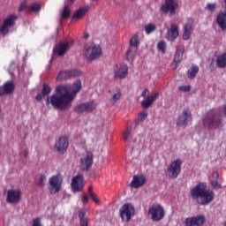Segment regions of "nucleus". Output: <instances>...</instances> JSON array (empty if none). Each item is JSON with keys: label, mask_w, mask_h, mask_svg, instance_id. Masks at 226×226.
I'll list each match as a JSON object with an SVG mask.
<instances>
[{"label": "nucleus", "mask_w": 226, "mask_h": 226, "mask_svg": "<svg viewBox=\"0 0 226 226\" xmlns=\"http://www.w3.org/2000/svg\"><path fill=\"white\" fill-rule=\"evenodd\" d=\"M90 197H91L92 200H94V202L95 204H100V199L98 198L96 193L94 192V194H90Z\"/></svg>", "instance_id": "a18cd8bd"}, {"label": "nucleus", "mask_w": 226, "mask_h": 226, "mask_svg": "<svg viewBox=\"0 0 226 226\" xmlns=\"http://www.w3.org/2000/svg\"><path fill=\"white\" fill-rule=\"evenodd\" d=\"M179 8L177 0H164V3L161 5V11L162 13H170L176 15V11Z\"/></svg>", "instance_id": "9d476101"}, {"label": "nucleus", "mask_w": 226, "mask_h": 226, "mask_svg": "<svg viewBox=\"0 0 226 226\" xmlns=\"http://www.w3.org/2000/svg\"><path fill=\"white\" fill-rule=\"evenodd\" d=\"M95 57H88L87 63H91V61H94Z\"/></svg>", "instance_id": "13d9d810"}, {"label": "nucleus", "mask_w": 226, "mask_h": 226, "mask_svg": "<svg viewBox=\"0 0 226 226\" xmlns=\"http://www.w3.org/2000/svg\"><path fill=\"white\" fill-rule=\"evenodd\" d=\"M157 49L160 52L165 53V50H167V42L161 41L157 44Z\"/></svg>", "instance_id": "c9c22d12"}, {"label": "nucleus", "mask_w": 226, "mask_h": 226, "mask_svg": "<svg viewBox=\"0 0 226 226\" xmlns=\"http://www.w3.org/2000/svg\"><path fill=\"white\" fill-rule=\"evenodd\" d=\"M72 14V11L68 5H65L64 10L61 11V19H68Z\"/></svg>", "instance_id": "7c9ffc66"}, {"label": "nucleus", "mask_w": 226, "mask_h": 226, "mask_svg": "<svg viewBox=\"0 0 226 226\" xmlns=\"http://www.w3.org/2000/svg\"><path fill=\"white\" fill-rule=\"evenodd\" d=\"M15 20H17V15L12 14L4 21V24L0 28V33H2L4 36L8 34L10 32V27H13V26H15Z\"/></svg>", "instance_id": "f3484780"}, {"label": "nucleus", "mask_w": 226, "mask_h": 226, "mask_svg": "<svg viewBox=\"0 0 226 226\" xmlns=\"http://www.w3.org/2000/svg\"><path fill=\"white\" fill-rule=\"evenodd\" d=\"M4 94H11L15 91V84L13 81H7L4 84Z\"/></svg>", "instance_id": "c85d7f7f"}, {"label": "nucleus", "mask_w": 226, "mask_h": 226, "mask_svg": "<svg viewBox=\"0 0 226 226\" xmlns=\"http://www.w3.org/2000/svg\"><path fill=\"white\" fill-rule=\"evenodd\" d=\"M80 75H82V71L78 69L62 71L56 76V79L64 80L66 79H73V77H80Z\"/></svg>", "instance_id": "ddd939ff"}, {"label": "nucleus", "mask_w": 226, "mask_h": 226, "mask_svg": "<svg viewBox=\"0 0 226 226\" xmlns=\"http://www.w3.org/2000/svg\"><path fill=\"white\" fill-rule=\"evenodd\" d=\"M206 223V216L200 215L185 219V226H203Z\"/></svg>", "instance_id": "dca6fc26"}, {"label": "nucleus", "mask_w": 226, "mask_h": 226, "mask_svg": "<svg viewBox=\"0 0 226 226\" xmlns=\"http://www.w3.org/2000/svg\"><path fill=\"white\" fill-rule=\"evenodd\" d=\"M158 96H160V94L158 92L154 93V94L147 96L146 100L141 102V106L143 109H149L156 102Z\"/></svg>", "instance_id": "393cba45"}, {"label": "nucleus", "mask_w": 226, "mask_h": 226, "mask_svg": "<svg viewBox=\"0 0 226 226\" xmlns=\"http://www.w3.org/2000/svg\"><path fill=\"white\" fill-rule=\"evenodd\" d=\"M190 121H192V111H190V109H184L181 115L177 117V126L186 128Z\"/></svg>", "instance_id": "4468645a"}, {"label": "nucleus", "mask_w": 226, "mask_h": 226, "mask_svg": "<svg viewBox=\"0 0 226 226\" xmlns=\"http://www.w3.org/2000/svg\"><path fill=\"white\" fill-rule=\"evenodd\" d=\"M212 177H213L214 180H218V178L220 177V175L218 174V171H213Z\"/></svg>", "instance_id": "3c124183"}, {"label": "nucleus", "mask_w": 226, "mask_h": 226, "mask_svg": "<svg viewBox=\"0 0 226 226\" xmlns=\"http://www.w3.org/2000/svg\"><path fill=\"white\" fill-rule=\"evenodd\" d=\"M212 187L215 190H219V188H222V184L218 183V180H211Z\"/></svg>", "instance_id": "79ce46f5"}, {"label": "nucleus", "mask_w": 226, "mask_h": 226, "mask_svg": "<svg viewBox=\"0 0 226 226\" xmlns=\"http://www.w3.org/2000/svg\"><path fill=\"white\" fill-rule=\"evenodd\" d=\"M207 10H208L210 13L215 12L216 11V4H207Z\"/></svg>", "instance_id": "ea45409f"}, {"label": "nucleus", "mask_w": 226, "mask_h": 226, "mask_svg": "<svg viewBox=\"0 0 226 226\" xmlns=\"http://www.w3.org/2000/svg\"><path fill=\"white\" fill-rule=\"evenodd\" d=\"M82 200L84 204H87L89 202V197L87 196V194L83 195Z\"/></svg>", "instance_id": "603ef678"}, {"label": "nucleus", "mask_w": 226, "mask_h": 226, "mask_svg": "<svg viewBox=\"0 0 226 226\" xmlns=\"http://www.w3.org/2000/svg\"><path fill=\"white\" fill-rule=\"evenodd\" d=\"M224 226H226V222H224Z\"/></svg>", "instance_id": "338daca9"}, {"label": "nucleus", "mask_w": 226, "mask_h": 226, "mask_svg": "<svg viewBox=\"0 0 226 226\" xmlns=\"http://www.w3.org/2000/svg\"><path fill=\"white\" fill-rule=\"evenodd\" d=\"M72 47L73 40L64 41L54 48L53 54L54 56H64L65 52H68Z\"/></svg>", "instance_id": "1a4fd4ad"}, {"label": "nucleus", "mask_w": 226, "mask_h": 226, "mask_svg": "<svg viewBox=\"0 0 226 226\" xmlns=\"http://www.w3.org/2000/svg\"><path fill=\"white\" fill-rule=\"evenodd\" d=\"M179 37V26L176 23H171L170 27L168 28L166 34V40L168 41H176Z\"/></svg>", "instance_id": "aec40b11"}, {"label": "nucleus", "mask_w": 226, "mask_h": 226, "mask_svg": "<svg viewBox=\"0 0 226 226\" xmlns=\"http://www.w3.org/2000/svg\"><path fill=\"white\" fill-rule=\"evenodd\" d=\"M71 186L72 192H82L84 189V176L79 174L72 177Z\"/></svg>", "instance_id": "6ab92c4d"}, {"label": "nucleus", "mask_w": 226, "mask_h": 226, "mask_svg": "<svg viewBox=\"0 0 226 226\" xmlns=\"http://www.w3.org/2000/svg\"><path fill=\"white\" fill-rule=\"evenodd\" d=\"M148 215L152 222H162L165 218V208L160 204L153 205L148 208Z\"/></svg>", "instance_id": "423d86ee"}, {"label": "nucleus", "mask_w": 226, "mask_h": 226, "mask_svg": "<svg viewBox=\"0 0 226 226\" xmlns=\"http://www.w3.org/2000/svg\"><path fill=\"white\" fill-rule=\"evenodd\" d=\"M43 97H44L43 94H39L36 95L35 100H36L37 102H41V100H42Z\"/></svg>", "instance_id": "5fc2aeb1"}, {"label": "nucleus", "mask_w": 226, "mask_h": 226, "mask_svg": "<svg viewBox=\"0 0 226 226\" xmlns=\"http://www.w3.org/2000/svg\"><path fill=\"white\" fill-rule=\"evenodd\" d=\"M25 10H27V3L23 2L19 8V11H25Z\"/></svg>", "instance_id": "49530a36"}, {"label": "nucleus", "mask_w": 226, "mask_h": 226, "mask_svg": "<svg viewBox=\"0 0 226 226\" xmlns=\"http://www.w3.org/2000/svg\"><path fill=\"white\" fill-rule=\"evenodd\" d=\"M49 190L51 195H56L61 192L63 186V177L60 174L53 175L49 180Z\"/></svg>", "instance_id": "39448f33"}, {"label": "nucleus", "mask_w": 226, "mask_h": 226, "mask_svg": "<svg viewBox=\"0 0 226 226\" xmlns=\"http://www.w3.org/2000/svg\"><path fill=\"white\" fill-rule=\"evenodd\" d=\"M223 8L225 10V12L220 11L217 14L216 22L220 29H222V31H225L226 30V0H224Z\"/></svg>", "instance_id": "5701e85b"}, {"label": "nucleus", "mask_w": 226, "mask_h": 226, "mask_svg": "<svg viewBox=\"0 0 226 226\" xmlns=\"http://www.w3.org/2000/svg\"><path fill=\"white\" fill-rule=\"evenodd\" d=\"M22 200V191L20 189H10L7 191L6 202L8 204H19Z\"/></svg>", "instance_id": "9b49d317"}, {"label": "nucleus", "mask_w": 226, "mask_h": 226, "mask_svg": "<svg viewBox=\"0 0 226 226\" xmlns=\"http://www.w3.org/2000/svg\"><path fill=\"white\" fill-rule=\"evenodd\" d=\"M130 137H132V127L128 126L123 133V139L125 142H128Z\"/></svg>", "instance_id": "2f4dec72"}, {"label": "nucleus", "mask_w": 226, "mask_h": 226, "mask_svg": "<svg viewBox=\"0 0 226 226\" xmlns=\"http://www.w3.org/2000/svg\"><path fill=\"white\" fill-rule=\"evenodd\" d=\"M85 216H86V213H84V212L79 213V218L80 222H82V220H87Z\"/></svg>", "instance_id": "8fccbe9b"}, {"label": "nucleus", "mask_w": 226, "mask_h": 226, "mask_svg": "<svg viewBox=\"0 0 226 226\" xmlns=\"http://www.w3.org/2000/svg\"><path fill=\"white\" fill-rule=\"evenodd\" d=\"M41 10V6L39 4H34L28 8V11H34V13H38Z\"/></svg>", "instance_id": "58836bf2"}, {"label": "nucleus", "mask_w": 226, "mask_h": 226, "mask_svg": "<svg viewBox=\"0 0 226 226\" xmlns=\"http://www.w3.org/2000/svg\"><path fill=\"white\" fill-rule=\"evenodd\" d=\"M69 4H73L75 3V0H67Z\"/></svg>", "instance_id": "052dcab7"}, {"label": "nucleus", "mask_w": 226, "mask_h": 226, "mask_svg": "<svg viewBox=\"0 0 226 226\" xmlns=\"http://www.w3.org/2000/svg\"><path fill=\"white\" fill-rule=\"evenodd\" d=\"M33 226H41V222L40 218L34 219Z\"/></svg>", "instance_id": "de8ad7c7"}, {"label": "nucleus", "mask_w": 226, "mask_h": 226, "mask_svg": "<svg viewBox=\"0 0 226 226\" xmlns=\"http://www.w3.org/2000/svg\"><path fill=\"white\" fill-rule=\"evenodd\" d=\"M138 119L139 121H145V119H147V112L142 111L139 113Z\"/></svg>", "instance_id": "a19ab883"}, {"label": "nucleus", "mask_w": 226, "mask_h": 226, "mask_svg": "<svg viewBox=\"0 0 226 226\" xmlns=\"http://www.w3.org/2000/svg\"><path fill=\"white\" fill-rule=\"evenodd\" d=\"M94 192H93V186L88 187V195H93Z\"/></svg>", "instance_id": "6e6d98bb"}, {"label": "nucleus", "mask_w": 226, "mask_h": 226, "mask_svg": "<svg viewBox=\"0 0 226 226\" xmlns=\"http://www.w3.org/2000/svg\"><path fill=\"white\" fill-rule=\"evenodd\" d=\"M192 33H193V19H188L187 23L184 26L182 40L188 41V40L192 38Z\"/></svg>", "instance_id": "4be33fe9"}, {"label": "nucleus", "mask_w": 226, "mask_h": 226, "mask_svg": "<svg viewBox=\"0 0 226 226\" xmlns=\"http://www.w3.org/2000/svg\"><path fill=\"white\" fill-rule=\"evenodd\" d=\"M223 114H224V117H226V104L224 105V108H223Z\"/></svg>", "instance_id": "680f3d73"}, {"label": "nucleus", "mask_w": 226, "mask_h": 226, "mask_svg": "<svg viewBox=\"0 0 226 226\" xmlns=\"http://www.w3.org/2000/svg\"><path fill=\"white\" fill-rule=\"evenodd\" d=\"M217 66L219 68H225L226 67V57H218L216 60Z\"/></svg>", "instance_id": "4c0bfd02"}, {"label": "nucleus", "mask_w": 226, "mask_h": 226, "mask_svg": "<svg viewBox=\"0 0 226 226\" xmlns=\"http://www.w3.org/2000/svg\"><path fill=\"white\" fill-rule=\"evenodd\" d=\"M49 93H52V87H50L49 84H43V87L41 90L42 96H49Z\"/></svg>", "instance_id": "72a5a7b5"}, {"label": "nucleus", "mask_w": 226, "mask_h": 226, "mask_svg": "<svg viewBox=\"0 0 226 226\" xmlns=\"http://www.w3.org/2000/svg\"><path fill=\"white\" fill-rule=\"evenodd\" d=\"M93 158L94 154L92 152H87L86 156L80 159L82 170H89L93 167Z\"/></svg>", "instance_id": "412c9836"}, {"label": "nucleus", "mask_w": 226, "mask_h": 226, "mask_svg": "<svg viewBox=\"0 0 226 226\" xmlns=\"http://www.w3.org/2000/svg\"><path fill=\"white\" fill-rule=\"evenodd\" d=\"M68 146H70L68 136H59L58 140L56 141L54 147L57 153L64 154L66 153V149H68Z\"/></svg>", "instance_id": "f8f14e48"}, {"label": "nucleus", "mask_w": 226, "mask_h": 226, "mask_svg": "<svg viewBox=\"0 0 226 226\" xmlns=\"http://www.w3.org/2000/svg\"><path fill=\"white\" fill-rule=\"evenodd\" d=\"M145 31L147 34H151V33H154V31H156V25L147 24V26H145Z\"/></svg>", "instance_id": "f704fd0d"}, {"label": "nucleus", "mask_w": 226, "mask_h": 226, "mask_svg": "<svg viewBox=\"0 0 226 226\" xmlns=\"http://www.w3.org/2000/svg\"><path fill=\"white\" fill-rule=\"evenodd\" d=\"M181 63V58H174L173 63H171V68L172 70H176L177 68V64Z\"/></svg>", "instance_id": "37998d69"}, {"label": "nucleus", "mask_w": 226, "mask_h": 226, "mask_svg": "<svg viewBox=\"0 0 226 226\" xmlns=\"http://www.w3.org/2000/svg\"><path fill=\"white\" fill-rule=\"evenodd\" d=\"M96 109V102L94 101L81 103L74 108V112L77 114H82L84 112H93Z\"/></svg>", "instance_id": "2eb2a0df"}, {"label": "nucleus", "mask_w": 226, "mask_h": 226, "mask_svg": "<svg viewBox=\"0 0 226 226\" xmlns=\"http://www.w3.org/2000/svg\"><path fill=\"white\" fill-rule=\"evenodd\" d=\"M192 87L190 86H181L178 87L179 91H182V93H188L190 92Z\"/></svg>", "instance_id": "c03bdc74"}, {"label": "nucleus", "mask_w": 226, "mask_h": 226, "mask_svg": "<svg viewBox=\"0 0 226 226\" xmlns=\"http://www.w3.org/2000/svg\"><path fill=\"white\" fill-rule=\"evenodd\" d=\"M109 94H111V98L109 99L110 103L114 105L118 102V100H121V88L115 87L112 90H109Z\"/></svg>", "instance_id": "a878e982"}, {"label": "nucleus", "mask_w": 226, "mask_h": 226, "mask_svg": "<svg viewBox=\"0 0 226 226\" xmlns=\"http://www.w3.org/2000/svg\"><path fill=\"white\" fill-rule=\"evenodd\" d=\"M183 56H185V46L184 45L177 46L175 56L183 57Z\"/></svg>", "instance_id": "c756f323"}, {"label": "nucleus", "mask_w": 226, "mask_h": 226, "mask_svg": "<svg viewBox=\"0 0 226 226\" xmlns=\"http://www.w3.org/2000/svg\"><path fill=\"white\" fill-rule=\"evenodd\" d=\"M183 165V161L181 159H177L173 161L170 166L168 167V170L166 171V175L168 177H170L171 179H177V176L181 174V166Z\"/></svg>", "instance_id": "0eeeda50"}, {"label": "nucleus", "mask_w": 226, "mask_h": 226, "mask_svg": "<svg viewBox=\"0 0 226 226\" xmlns=\"http://www.w3.org/2000/svg\"><path fill=\"white\" fill-rule=\"evenodd\" d=\"M4 87H0V96H4Z\"/></svg>", "instance_id": "4d7b16f0"}, {"label": "nucleus", "mask_w": 226, "mask_h": 226, "mask_svg": "<svg viewBox=\"0 0 226 226\" xmlns=\"http://www.w3.org/2000/svg\"><path fill=\"white\" fill-rule=\"evenodd\" d=\"M202 126L205 130H219L223 128V115L221 108L209 109L202 119Z\"/></svg>", "instance_id": "7ed1b4c3"}, {"label": "nucleus", "mask_w": 226, "mask_h": 226, "mask_svg": "<svg viewBox=\"0 0 226 226\" xmlns=\"http://www.w3.org/2000/svg\"><path fill=\"white\" fill-rule=\"evenodd\" d=\"M86 57H101L103 54L102 46L94 42H87L84 47Z\"/></svg>", "instance_id": "20e7f679"}, {"label": "nucleus", "mask_w": 226, "mask_h": 226, "mask_svg": "<svg viewBox=\"0 0 226 226\" xmlns=\"http://www.w3.org/2000/svg\"><path fill=\"white\" fill-rule=\"evenodd\" d=\"M119 215L123 221L130 222L135 215V207L130 203H125L121 207Z\"/></svg>", "instance_id": "6e6552de"}, {"label": "nucleus", "mask_w": 226, "mask_h": 226, "mask_svg": "<svg viewBox=\"0 0 226 226\" xmlns=\"http://www.w3.org/2000/svg\"><path fill=\"white\" fill-rule=\"evenodd\" d=\"M139 45H140V41H139V36L137 35L132 36L130 40V46L137 49Z\"/></svg>", "instance_id": "473e14b6"}, {"label": "nucleus", "mask_w": 226, "mask_h": 226, "mask_svg": "<svg viewBox=\"0 0 226 226\" xmlns=\"http://www.w3.org/2000/svg\"><path fill=\"white\" fill-rule=\"evenodd\" d=\"M128 77V65L117 64L114 69V79H126Z\"/></svg>", "instance_id": "a211bd4d"}, {"label": "nucleus", "mask_w": 226, "mask_h": 226, "mask_svg": "<svg viewBox=\"0 0 226 226\" xmlns=\"http://www.w3.org/2000/svg\"><path fill=\"white\" fill-rule=\"evenodd\" d=\"M89 11V7H83L79 9L73 13L72 20H80V19L86 16V13Z\"/></svg>", "instance_id": "cd10ccee"}, {"label": "nucleus", "mask_w": 226, "mask_h": 226, "mask_svg": "<svg viewBox=\"0 0 226 226\" xmlns=\"http://www.w3.org/2000/svg\"><path fill=\"white\" fill-rule=\"evenodd\" d=\"M200 68L197 64H192V66L187 70L186 76L190 79V80H193L196 79Z\"/></svg>", "instance_id": "bb28decb"}, {"label": "nucleus", "mask_w": 226, "mask_h": 226, "mask_svg": "<svg viewBox=\"0 0 226 226\" xmlns=\"http://www.w3.org/2000/svg\"><path fill=\"white\" fill-rule=\"evenodd\" d=\"M46 181H47V176L41 175V177L37 182V186H39L40 188H43V186H45Z\"/></svg>", "instance_id": "e433bc0d"}, {"label": "nucleus", "mask_w": 226, "mask_h": 226, "mask_svg": "<svg viewBox=\"0 0 226 226\" xmlns=\"http://www.w3.org/2000/svg\"><path fill=\"white\" fill-rule=\"evenodd\" d=\"M146 96H149V89H147V88L143 90V92L141 93V97L142 98H146Z\"/></svg>", "instance_id": "09e8293b"}, {"label": "nucleus", "mask_w": 226, "mask_h": 226, "mask_svg": "<svg viewBox=\"0 0 226 226\" xmlns=\"http://www.w3.org/2000/svg\"><path fill=\"white\" fill-rule=\"evenodd\" d=\"M92 3H98L99 0H90Z\"/></svg>", "instance_id": "0e129e2a"}, {"label": "nucleus", "mask_w": 226, "mask_h": 226, "mask_svg": "<svg viewBox=\"0 0 226 226\" xmlns=\"http://www.w3.org/2000/svg\"><path fill=\"white\" fill-rule=\"evenodd\" d=\"M222 57H226V53L222 56Z\"/></svg>", "instance_id": "69168bd1"}, {"label": "nucleus", "mask_w": 226, "mask_h": 226, "mask_svg": "<svg viewBox=\"0 0 226 226\" xmlns=\"http://www.w3.org/2000/svg\"><path fill=\"white\" fill-rule=\"evenodd\" d=\"M82 89V82L77 79L72 86L59 85L56 87L55 94L47 98V105H52L56 110H68L72 109L73 100L77 98V94Z\"/></svg>", "instance_id": "f257e3e1"}, {"label": "nucleus", "mask_w": 226, "mask_h": 226, "mask_svg": "<svg viewBox=\"0 0 226 226\" xmlns=\"http://www.w3.org/2000/svg\"><path fill=\"white\" fill-rule=\"evenodd\" d=\"M146 185V177L143 175H135L131 183L132 188H140Z\"/></svg>", "instance_id": "b1692460"}, {"label": "nucleus", "mask_w": 226, "mask_h": 226, "mask_svg": "<svg viewBox=\"0 0 226 226\" xmlns=\"http://www.w3.org/2000/svg\"><path fill=\"white\" fill-rule=\"evenodd\" d=\"M84 38L87 40V38H89V34H85Z\"/></svg>", "instance_id": "e2e57ef3"}, {"label": "nucleus", "mask_w": 226, "mask_h": 226, "mask_svg": "<svg viewBox=\"0 0 226 226\" xmlns=\"http://www.w3.org/2000/svg\"><path fill=\"white\" fill-rule=\"evenodd\" d=\"M191 197L197 201L200 206H207L215 200V192L207 189L206 183L200 182L191 189Z\"/></svg>", "instance_id": "f03ea898"}, {"label": "nucleus", "mask_w": 226, "mask_h": 226, "mask_svg": "<svg viewBox=\"0 0 226 226\" xmlns=\"http://www.w3.org/2000/svg\"><path fill=\"white\" fill-rule=\"evenodd\" d=\"M80 226H89V222L87 220H82L80 221Z\"/></svg>", "instance_id": "864d4df0"}, {"label": "nucleus", "mask_w": 226, "mask_h": 226, "mask_svg": "<svg viewBox=\"0 0 226 226\" xmlns=\"http://www.w3.org/2000/svg\"><path fill=\"white\" fill-rule=\"evenodd\" d=\"M127 56H132V48L127 49Z\"/></svg>", "instance_id": "bf43d9fd"}]
</instances>
